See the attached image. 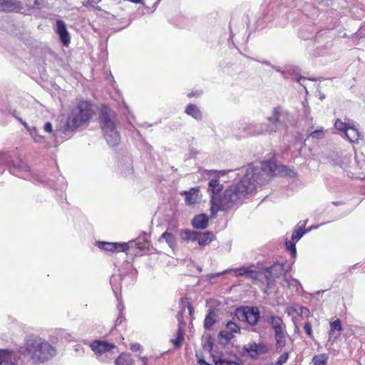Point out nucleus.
<instances>
[{
	"label": "nucleus",
	"instance_id": "4c0bfd02",
	"mask_svg": "<svg viewBox=\"0 0 365 365\" xmlns=\"http://www.w3.org/2000/svg\"><path fill=\"white\" fill-rule=\"evenodd\" d=\"M324 131L322 129L315 130L309 134V136L312 138L322 139L324 137Z\"/></svg>",
	"mask_w": 365,
	"mask_h": 365
},
{
	"label": "nucleus",
	"instance_id": "473e14b6",
	"mask_svg": "<svg viewBox=\"0 0 365 365\" xmlns=\"http://www.w3.org/2000/svg\"><path fill=\"white\" fill-rule=\"evenodd\" d=\"M293 312L299 313L301 315H307L309 314V310L305 307H294L288 309V314H291Z\"/></svg>",
	"mask_w": 365,
	"mask_h": 365
},
{
	"label": "nucleus",
	"instance_id": "864d4df0",
	"mask_svg": "<svg viewBox=\"0 0 365 365\" xmlns=\"http://www.w3.org/2000/svg\"><path fill=\"white\" fill-rule=\"evenodd\" d=\"M173 228L175 229V228H177V226L176 225H173Z\"/></svg>",
	"mask_w": 365,
	"mask_h": 365
},
{
	"label": "nucleus",
	"instance_id": "603ef678",
	"mask_svg": "<svg viewBox=\"0 0 365 365\" xmlns=\"http://www.w3.org/2000/svg\"><path fill=\"white\" fill-rule=\"evenodd\" d=\"M217 171L216 170H210L209 171V173H216Z\"/></svg>",
	"mask_w": 365,
	"mask_h": 365
},
{
	"label": "nucleus",
	"instance_id": "2f4dec72",
	"mask_svg": "<svg viewBox=\"0 0 365 365\" xmlns=\"http://www.w3.org/2000/svg\"><path fill=\"white\" fill-rule=\"evenodd\" d=\"M279 115H280V108H279V107H276L273 110L272 116L269 117L268 120L272 124H277L279 122Z\"/></svg>",
	"mask_w": 365,
	"mask_h": 365
},
{
	"label": "nucleus",
	"instance_id": "a19ab883",
	"mask_svg": "<svg viewBox=\"0 0 365 365\" xmlns=\"http://www.w3.org/2000/svg\"><path fill=\"white\" fill-rule=\"evenodd\" d=\"M130 349L133 351H138L140 350L141 346L139 343H133L130 345Z\"/></svg>",
	"mask_w": 365,
	"mask_h": 365
},
{
	"label": "nucleus",
	"instance_id": "c85d7f7f",
	"mask_svg": "<svg viewBox=\"0 0 365 365\" xmlns=\"http://www.w3.org/2000/svg\"><path fill=\"white\" fill-rule=\"evenodd\" d=\"M216 322V314L214 310H210L205 319L204 327L206 329H210Z\"/></svg>",
	"mask_w": 365,
	"mask_h": 365
},
{
	"label": "nucleus",
	"instance_id": "a878e982",
	"mask_svg": "<svg viewBox=\"0 0 365 365\" xmlns=\"http://www.w3.org/2000/svg\"><path fill=\"white\" fill-rule=\"evenodd\" d=\"M163 240H165L166 243L168 245V246L172 248L175 249L177 246L176 239L175 236L168 230H166L165 232H163L161 236L158 239V242H162Z\"/></svg>",
	"mask_w": 365,
	"mask_h": 365
},
{
	"label": "nucleus",
	"instance_id": "f257e3e1",
	"mask_svg": "<svg viewBox=\"0 0 365 365\" xmlns=\"http://www.w3.org/2000/svg\"><path fill=\"white\" fill-rule=\"evenodd\" d=\"M24 349L32 363L41 364L51 360L56 354V347L38 335L26 337Z\"/></svg>",
	"mask_w": 365,
	"mask_h": 365
},
{
	"label": "nucleus",
	"instance_id": "a211bd4d",
	"mask_svg": "<svg viewBox=\"0 0 365 365\" xmlns=\"http://www.w3.org/2000/svg\"><path fill=\"white\" fill-rule=\"evenodd\" d=\"M245 350L251 357H256L267 352L268 349L264 344L253 343L245 347Z\"/></svg>",
	"mask_w": 365,
	"mask_h": 365
},
{
	"label": "nucleus",
	"instance_id": "423d86ee",
	"mask_svg": "<svg viewBox=\"0 0 365 365\" xmlns=\"http://www.w3.org/2000/svg\"><path fill=\"white\" fill-rule=\"evenodd\" d=\"M98 123L102 131L116 128L117 115L115 112L108 106L101 105L98 114Z\"/></svg>",
	"mask_w": 365,
	"mask_h": 365
},
{
	"label": "nucleus",
	"instance_id": "f704fd0d",
	"mask_svg": "<svg viewBox=\"0 0 365 365\" xmlns=\"http://www.w3.org/2000/svg\"><path fill=\"white\" fill-rule=\"evenodd\" d=\"M296 241H294V240L291 239L290 240H287L285 242L286 248L288 251L290 252L292 256H295L297 254V249H296Z\"/></svg>",
	"mask_w": 365,
	"mask_h": 365
},
{
	"label": "nucleus",
	"instance_id": "49530a36",
	"mask_svg": "<svg viewBox=\"0 0 365 365\" xmlns=\"http://www.w3.org/2000/svg\"><path fill=\"white\" fill-rule=\"evenodd\" d=\"M197 365H211L210 364L205 361L204 359H200Z\"/></svg>",
	"mask_w": 365,
	"mask_h": 365
},
{
	"label": "nucleus",
	"instance_id": "3c124183",
	"mask_svg": "<svg viewBox=\"0 0 365 365\" xmlns=\"http://www.w3.org/2000/svg\"><path fill=\"white\" fill-rule=\"evenodd\" d=\"M122 322V318H118V319H117V323H118V322Z\"/></svg>",
	"mask_w": 365,
	"mask_h": 365
},
{
	"label": "nucleus",
	"instance_id": "a18cd8bd",
	"mask_svg": "<svg viewBox=\"0 0 365 365\" xmlns=\"http://www.w3.org/2000/svg\"><path fill=\"white\" fill-rule=\"evenodd\" d=\"M196 357L197 359V364L199 363L200 359H204L202 354L200 352L196 353Z\"/></svg>",
	"mask_w": 365,
	"mask_h": 365
},
{
	"label": "nucleus",
	"instance_id": "5701e85b",
	"mask_svg": "<svg viewBox=\"0 0 365 365\" xmlns=\"http://www.w3.org/2000/svg\"><path fill=\"white\" fill-rule=\"evenodd\" d=\"M185 323L180 322L179 327L177 331V336L175 339H172L170 340L171 343L173 344L175 348H180L182 346V341H184V334H185Z\"/></svg>",
	"mask_w": 365,
	"mask_h": 365
},
{
	"label": "nucleus",
	"instance_id": "6e6552de",
	"mask_svg": "<svg viewBox=\"0 0 365 365\" xmlns=\"http://www.w3.org/2000/svg\"><path fill=\"white\" fill-rule=\"evenodd\" d=\"M235 316L240 321L255 325L258 322L259 314L257 308L245 307L237 309L235 312Z\"/></svg>",
	"mask_w": 365,
	"mask_h": 365
},
{
	"label": "nucleus",
	"instance_id": "79ce46f5",
	"mask_svg": "<svg viewBox=\"0 0 365 365\" xmlns=\"http://www.w3.org/2000/svg\"><path fill=\"white\" fill-rule=\"evenodd\" d=\"M304 329L309 336H312V327L311 324L309 322L304 324Z\"/></svg>",
	"mask_w": 365,
	"mask_h": 365
},
{
	"label": "nucleus",
	"instance_id": "8fccbe9b",
	"mask_svg": "<svg viewBox=\"0 0 365 365\" xmlns=\"http://www.w3.org/2000/svg\"><path fill=\"white\" fill-rule=\"evenodd\" d=\"M16 111L14 110V112L12 113V115L17 119V118H19V117L16 115Z\"/></svg>",
	"mask_w": 365,
	"mask_h": 365
},
{
	"label": "nucleus",
	"instance_id": "7ed1b4c3",
	"mask_svg": "<svg viewBox=\"0 0 365 365\" xmlns=\"http://www.w3.org/2000/svg\"><path fill=\"white\" fill-rule=\"evenodd\" d=\"M95 115L93 105L90 101L80 99L77 101L68 115L65 124L67 130H74L78 127L90 122Z\"/></svg>",
	"mask_w": 365,
	"mask_h": 365
},
{
	"label": "nucleus",
	"instance_id": "09e8293b",
	"mask_svg": "<svg viewBox=\"0 0 365 365\" xmlns=\"http://www.w3.org/2000/svg\"><path fill=\"white\" fill-rule=\"evenodd\" d=\"M101 0H89V1L92 2V3H95V4H98L101 1Z\"/></svg>",
	"mask_w": 365,
	"mask_h": 365
},
{
	"label": "nucleus",
	"instance_id": "f8f14e48",
	"mask_svg": "<svg viewBox=\"0 0 365 365\" xmlns=\"http://www.w3.org/2000/svg\"><path fill=\"white\" fill-rule=\"evenodd\" d=\"M180 195L185 197V202L187 205L197 204L202 197L199 187H191L187 191H182Z\"/></svg>",
	"mask_w": 365,
	"mask_h": 365
},
{
	"label": "nucleus",
	"instance_id": "9d476101",
	"mask_svg": "<svg viewBox=\"0 0 365 365\" xmlns=\"http://www.w3.org/2000/svg\"><path fill=\"white\" fill-rule=\"evenodd\" d=\"M97 245L100 249L110 252H126L129 250V245L125 242H98Z\"/></svg>",
	"mask_w": 365,
	"mask_h": 365
},
{
	"label": "nucleus",
	"instance_id": "b1692460",
	"mask_svg": "<svg viewBox=\"0 0 365 365\" xmlns=\"http://www.w3.org/2000/svg\"><path fill=\"white\" fill-rule=\"evenodd\" d=\"M185 112L187 115L196 120H201L202 118L200 109L195 104H188L185 108Z\"/></svg>",
	"mask_w": 365,
	"mask_h": 365
},
{
	"label": "nucleus",
	"instance_id": "de8ad7c7",
	"mask_svg": "<svg viewBox=\"0 0 365 365\" xmlns=\"http://www.w3.org/2000/svg\"><path fill=\"white\" fill-rule=\"evenodd\" d=\"M40 3H39V0H34V5L33 6V7H38L39 6Z\"/></svg>",
	"mask_w": 365,
	"mask_h": 365
},
{
	"label": "nucleus",
	"instance_id": "72a5a7b5",
	"mask_svg": "<svg viewBox=\"0 0 365 365\" xmlns=\"http://www.w3.org/2000/svg\"><path fill=\"white\" fill-rule=\"evenodd\" d=\"M219 343L223 346L228 344V331L223 330L217 336Z\"/></svg>",
	"mask_w": 365,
	"mask_h": 365
},
{
	"label": "nucleus",
	"instance_id": "37998d69",
	"mask_svg": "<svg viewBox=\"0 0 365 365\" xmlns=\"http://www.w3.org/2000/svg\"><path fill=\"white\" fill-rule=\"evenodd\" d=\"M200 94H201L200 91H192V92L189 93L187 94V97L191 98L192 97H197V96H200Z\"/></svg>",
	"mask_w": 365,
	"mask_h": 365
},
{
	"label": "nucleus",
	"instance_id": "bb28decb",
	"mask_svg": "<svg viewBox=\"0 0 365 365\" xmlns=\"http://www.w3.org/2000/svg\"><path fill=\"white\" fill-rule=\"evenodd\" d=\"M305 226L306 222H300L297 224L292 235V239L294 240V241L298 242L305 234Z\"/></svg>",
	"mask_w": 365,
	"mask_h": 365
},
{
	"label": "nucleus",
	"instance_id": "5fc2aeb1",
	"mask_svg": "<svg viewBox=\"0 0 365 365\" xmlns=\"http://www.w3.org/2000/svg\"><path fill=\"white\" fill-rule=\"evenodd\" d=\"M226 327H228V322L225 325Z\"/></svg>",
	"mask_w": 365,
	"mask_h": 365
},
{
	"label": "nucleus",
	"instance_id": "cd10ccee",
	"mask_svg": "<svg viewBox=\"0 0 365 365\" xmlns=\"http://www.w3.org/2000/svg\"><path fill=\"white\" fill-rule=\"evenodd\" d=\"M353 122V120L349 118L345 119V121H343L342 120L337 118L334 123V128L336 130L341 131L344 133Z\"/></svg>",
	"mask_w": 365,
	"mask_h": 365
},
{
	"label": "nucleus",
	"instance_id": "ddd939ff",
	"mask_svg": "<svg viewBox=\"0 0 365 365\" xmlns=\"http://www.w3.org/2000/svg\"><path fill=\"white\" fill-rule=\"evenodd\" d=\"M56 32L58 35L61 41L64 46H68L71 42V38L65 23L63 21L58 19L56 21Z\"/></svg>",
	"mask_w": 365,
	"mask_h": 365
},
{
	"label": "nucleus",
	"instance_id": "f03ea898",
	"mask_svg": "<svg viewBox=\"0 0 365 365\" xmlns=\"http://www.w3.org/2000/svg\"><path fill=\"white\" fill-rule=\"evenodd\" d=\"M236 275H245L246 277L253 279L256 283L266 284V287H262L264 293L272 294L269 289L274 284L276 279L279 278L284 274V266L283 263L277 262L268 268L256 271L249 270L247 268H241L235 270Z\"/></svg>",
	"mask_w": 365,
	"mask_h": 365
},
{
	"label": "nucleus",
	"instance_id": "e433bc0d",
	"mask_svg": "<svg viewBox=\"0 0 365 365\" xmlns=\"http://www.w3.org/2000/svg\"><path fill=\"white\" fill-rule=\"evenodd\" d=\"M240 327L235 323L230 322V339L231 336H234V334L240 333Z\"/></svg>",
	"mask_w": 365,
	"mask_h": 365
},
{
	"label": "nucleus",
	"instance_id": "f3484780",
	"mask_svg": "<svg viewBox=\"0 0 365 365\" xmlns=\"http://www.w3.org/2000/svg\"><path fill=\"white\" fill-rule=\"evenodd\" d=\"M16 357L14 351L10 349H0V365H19L13 361Z\"/></svg>",
	"mask_w": 365,
	"mask_h": 365
},
{
	"label": "nucleus",
	"instance_id": "4468645a",
	"mask_svg": "<svg viewBox=\"0 0 365 365\" xmlns=\"http://www.w3.org/2000/svg\"><path fill=\"white\" fill-rule=\"evenodd\" d=\"M264 168H268L272 175H287L291 172L289 168L284 165H277L272 161L264 162Z\"/></svg>",
	"mask_w": 365,
	"mask_h": 365
},
{
	"label": "nucleus",
	"instance_id": "c9c22d12",
	"mask_svg": "<svg viewBox=\"0 0 365 365\" xmlns=\"http://www.w3.org/2000/svg\"><path fill=\"white\" fill-rule=\"evenodd\" d=\"M330 327H331L330 334H331L335 329L338 330L339 331H341L342 330L341 321L339 319L331 322Z\"/></svg>",
	"mask_w": 365,
	"mask_h": 365
},
{
	"label": "nucleus",
	"instance_id": "0eeeda50",
	"mask_svg": "<svg viewBox=\"0 0 365 365\" xmlns=\"http://www.w3.org/2000/svg\"><path fill=\"white\" fill-rule=\"evenodd\" d=\"M267 323L274 330L276 346L277 348H283L286 344V339L282 319L277 316H271L268 318Z\"/></svg>",
	"mask_w": 365,
	"mask_h": 365
},
{
	"label": "nucleus",
	"instance_id": "9b49d317",
	"mask_svg": "<svg viewBox=\"0 0 365 365\" xmlns=\"http://www.w3.org/2000/svg\"><path fill=\"white\" fill-rule=\"evenodd\" d=\"M90 347L99 357L113 349L115 346L113 343H108L101 340H96L90 344Z\"/></svg>",
	"mask_w": 365,
	"mask_h": 365
},
{
	"label": "nucleus",
	"instance_id": "2eb2a0df",
	"mask_svg": "<svg viewBox=\"0 0 365 365\" xmlns=\"http://www.w3.org/2000/svg\"><path fill=\"white\" fill-rule=\"evenodd\" d=\"M103 136L110 146H117L120 142V135L117 127L103 131Z\"/></svg>",
	"mask_w": 365,
	"mask_h": 365
},
{
	"label": "nucleus",
	"instance_id": "412c9836",
	"mask_svg": "<svg viewBox=\"0 0 365 365\" xmlns=\"http://www.w3.org/2000/svg\"><path fill=\"white\" fill-rule=\"evenodd\" d=\"M195 241L197 242V243L200 246H205L210 244L214 240V235L211 232H196V236Z\"/></svg>",
	"mask_w": 365,
	"mask_h": 365
},
{
	"label": "nucleus",
	"instance_id": "c756f323",
	"mask_svg": "<svg viewBox=\"0 0 365 365\" xmlns=\"http://www.w3.org/2000/svg\"><path fill=\"white\" fill-rule=\"evenodd\" d=\"M196 231H192L188 229L182 230L180 233V236L182 240L187 241V240H192L195 241V236H196Z\"/></svg>",
	"mask_w": 365,
	"mask_h": 365
},
{
	"label": "nucleus",
	"instance_id": "58836bf2",
	"mask_svg": "<svg viewBox=\"0 0 365 365\" xmlns=\"http://www.w3.org/2000/svg\"><path fill=\"white\" fill-rule=\"evenodd\" d=\"M288 356L289 355L287 352L282 354L278 359L277 365H282V364L285 363L288 359Z\"/></svg>",
	"mask_w": 365,
	"mask_h": 365
},
{
	"label": "nucleus",
	"instance_id": "dca6fc26",
	"mask_svg": "<svg viewBox=\"0 0 365 365\" xmlns=\"http://www.w3.org/2000/svg\"><path fill=\"white\" fill-rule=\"evenodd\" d=\"M22 8L18 0H0V11H20Z\"/></svg>",
	"mask_w": 365,
	"mask_h": 365
},
{
	"label": "nucleus",
	"instance_id": "393cba45",
	"mask_svg": "<svg viewBox=\"0 0 365 365\" xmlns=\"http://www.w3.org/2000/svg\"><path fill=\"white\" fill-rule=\"evenodd\" d=\"M135 361L128 353H121L115 360V365H134Z\"/></svg>",
	"mask_w": 365,
	"mask_h": 365
},
{
	"label": "nucleus",
	"instance_id": "7c9ffc66",
	"mask_svg": "<svg viewBox=\"0 0 365 365\" xmlns=\"http://www.w3.org/2000/svg\"><path fill=\"white\" fill-rule=\"evenodd\" d=\"M328 356L325 354H318L314 356L312 362L314 365H326Z\"/></svg>",
	"mask_w": 365,
	"mask_h": 365
},
{
	"label": "nucleus",
	"instance_id": "1a4fd4ad",
	"mask_svg": "<svg viewBox=\"0 0 365 365\" xmlns=\"http://www.w3.org/2000/svg\"><path fill=\"white\" fill-rule=\"evenodd\" d=\"M204 350L210 352L215 365H228V360L222 353L213 351V343L210 337L205 339L202 344Z\"/></svg>",
	"mask_w": 365,
	"mask_h": 365
},
{
	"label": "nucleus",
	"instance_id": "ea45409f",
	"mask_svg": "<svg viewBox=\"0 0 365 365\" xmlns=\"http://www.w3.org/2000/svg\"><path fill=\"white\" fill-rule=\"evenodd\" d=\"M43 129L46 132L51 133L53 131V126L50 122H46L43 126Z\"/></svg>",
	"mask_w": 365,
	"mask_h": 365
},
{
	"label": "nucleus",
	"instance_id": "39448f33",
	"mask_svg": "<svg viewBox=\"0 0 365 365\" xmlns=\"http://www.w3.org/2000/svg\"><path fill=\"white\" fill-rule=\"evenodd\" d=\"M253 175L247 173L233 187H230V202L238 198L240 195L249 194L256 189Z\"/></svg>",
	"mask_w": 365,
	"mask_h": 365
},
{
	"label": "nucleus",
	"instance_id": "20e7f679",
	"mask_svg": "<svg viewBox=\"0 0 365 365\" xmlns=\"http://www.w3.org/2000/svg\"><path fill=\"white\" fill-rule=\"evenodd\" d=\"M209 191L212 193L210 200V217H215L219 211L226 210L228 206V199L222 192L223 185L219 182L217 179H212L209 183Z\"/></svg>",
	"mask_w": 365,
	"mask_h": 365
},
{
	"label": "nucleus",
	"instance_id": "c03bdc74",
	"mask_svg": "<svg viewBox=\"0 0 365 365\" xmlns=\"http://www.w3.org/2000/svg\"><path fill=\"white\" fill-rule=\"evenodd\" d=\"M17 120L26 128H29L28 124L26 121L23 120L21 118H17Z\"/></svg>",
	"mask_w": 365,
	"mask_h": 365
},
{
	"label": "nucleus",
	"instance_id": "6ab92c4d",
	"mask_svg": "<svg viewBox=\"0 0 365 365\" xmlns=\"http://www.w3.org/2000/svg\"><path fill=\"white\" fill-rule=\"evenodd\" d=\"M209 218L205 214L195 215L192 220V226L195 229L204 230L208 226Z\"/></svg>",
	"mask_w": 365,
	"mask_h": 365
},
{
	"label": "nucleus",
	"instance_id": "4be33fe9",
	"mask_svg": "<svg viewBox=\"0 0 365 365\" xmlns=\"http://www.w3.org/2000/svg\"><path fill=\"white\" fill-rule=\"evenodd\" d=\"M186 309L187 310L188 314L192 315L193 308L191 307L190 303L187 301V298H181L180 301V310L178 314L179 323L182 322L180 318L182 317L183 314L185 313Z\"/></svg>",
	"mask_w": 365,
	"mask_h": 365
},
{
	"label": "nucleus",
	"instance_id": "aec40b11",
	"mask_svg": "<svg viewBox=\"0 0 365 365\" xmlns=\"http://www.w3.org/2000/svg\"><path fill=\"white\" fill-rule=\"evenodd\" d=\"M347 139L353 143H359V140L361 138V134L359 132V129L355 127L354 123L353 122L351 125L349 127V128L344 133Z\"/></svg>",
	"mask_w": 365,
	"mask_h": 365
}]
</instances>
